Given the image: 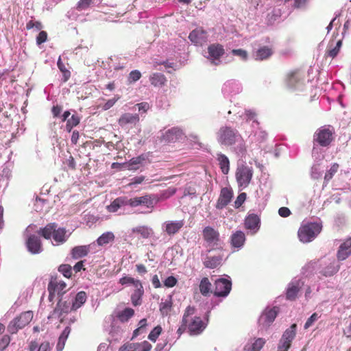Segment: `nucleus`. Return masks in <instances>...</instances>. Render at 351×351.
<instances>
[{
  "mask_svg": "<svg viewBox=\"0 0 351 351\" xmlns=\"http://www.w3.org/2000/svg\"><path fill=\"white\" fill-rule=\"evenodd\" d=\"M242 137L239 132L229 126H222L217 132V141L219 143L225 146H230L235 144Z\"/></svg>",
  "mask_w": 351,
  "mask_h": 351,
  "instance_id": "nucleus-1",
  "label": "nucleus"
},
{
  "mask_svg": "<svg viewBox=\"0 0 351 351\" xmlns=\"http://www.w3.org/2000/svg\"><path fill=\"white\" fill-rule=\"evenodd\" d=\"M322 228L318 223H307L302 225L298 231L300 241L302 243L311 242L319 234Z\"/></svg>",
  "mask_w": 351,
  "mask_h": 351,
  "instance_id": "nucleus-2",
  "label": "nucleus"
},
{
  "mask_svg": "<svg viewBox=\"0 0 351 351\" xmlns=\"http://www.w3.org/2000/svg\"><path fill=\"white\" fill-rule=\"evenodd\" d=\"M32 319V311H28L23 312L9 323L8 331L12 335L16 334L19 330L28 325Z\"/></svg>",
  "mask_w": 351,
  "mask_h": 351,
  "instance_id": "nucleus-3",
  "label": "nucleus"
},
{
  "mask_svg": "<svg viewBox=\"0 0 351 351\" xmlns=\"http://www.w3.org/2000/svg\"><path fill=\"white\" fill-rule=\"evenodd\" d=\"M335 130L330 126H323L317 130L314 134V142L322 147H328L334 140Z\"/></svg>",
  "mask_w": 351,
  "mask_h": 351,
  "instance_id": "nucleus-4",
  "label": "nucleus"
},
{
  "mask_svg": "<svg viewBox=\"0 0 351 351\" xmlns=\"http://www.w3.org/2000/svg\"><path fill=\"white\" fill-rule=\"evenodd\" d=\"M66 287V282L60 280L58 276H51L47 287L49 300L53 301L56 293L61 296L63 295L67 291Z\"/></svg>",
  "mask_w": 351,
  "mask_h": 351,
  "instance_id": "nucleus-5",
  "label": "nucleus"
},
{
  "mask_svg": "<svg viewBox=\"0 0 351 351\" xmlns=\"http://www.w3.org/2000/svg\"><path fill=\"white\" fill-rule=\"evenodd\" d=\"M235 176L239 186L246 188L252 178V168L243 165L239 166Z\"/></svg>",
  "mask_w": 351,
  "mask_h": 351,
  "instance_id": "nucleus-6",
  "label": "nucleus"
},
{
  "mask_svg": "<svg viewBox=\"0 0 351 351\" xmlns=\"http://www.w3.org/2000/svg\"><path fill=\"white\" fill-rule=\"evenodd\" d=\"M296 328L297 325L293 324L290 326L289 328L285 331L280 340L277 351H288L291 347L292 341L295 337Z\"/></svg>",
  "mask_w": 351,
  "mask_h": 351,
  "instance_id": "nucleus-7",
  "label": "nucleus"
},
{
  "mask_svg": "<svg viewBox=\"0 0 351 351\" xmlns=\"http://www.w3.org/2000/svg\"><path fill=\"white\" fill-rule=\"evenodd\" d=\"M208 56L206 57L214 65L219 64L221 58L225 53L223 46L219 43L210 45L208 48Z\"/></svg>",
  "mask_w": 351,
  "mask_h": 351,
  "instance_id": "nucleus-8",
  "label": "nucleus"
},
{
  "mask_svg": "<svg viewBox=\"0 0 351 351\" xmlns=\"http://www.w3.org/2000/svg\"><path fill=\"white\" fill-rule=\"evenodd\" d=\"M129 206L134 208L144 205L148 208L153 209L154 204L158 201L154 195L147 194L141 197L128 198Z\"/></svg>",
  "mask_w": 351,
  "mask_h": 351,
  "instance_id": "nucleus-9",
  "label": "nucleus"
},
{
  "mask_svg": "<svg viewBox=\"0 0 351 351\" xmlns=\"http://www.w3.org/2000/svg\"><path fill=\"white\" fill-rule=\"evenodd\" d=\"M232 289V282L226 278H219L215 282L213 293L217 297H226Z\"/></svg>",
  "mask_w": 351,
  "mask_h": 351,
  "instance_id": "nucleus-10",
  "label": "nucleus"
},
{
  "mask_svg": "<svg viewBox=\"0 0 351 351\" xmlns=\"http://www.w3.org/2000/svg\"><path fill=\"white\" fill-rule=\"evenodd\" d=\"M208 32L199 27L193 29L189 35L190 41L196 46H202L208 41Z\"/></svg>",
  "mask_w": 351,
  "mask_h": 351,
  "instance_id": "nucleus-11",
  "label": "nucleus"
},
{
  "mask_svg": "<svg viewBox=\"0 0 351 351\" xmlns=\"http://www.w3.org/2000/svg\"><path fill=\"white\" fill-rule=\"evenodd\" d=\"M204 240L208 245L215 247L217 246L220 241L219 233L210 226H206L202 231Z\"/></svg>",
  "mask_w": 351,
  "mask_h": 351,
  "instance_id": "nucleus-12",
  "label": "nucleus"
},
{
  "mask_svg": "<svg viewBox=\"0 0 351 351\" xmlns=\"http://www.w3.org/2000/svg\"><path fill=\"white\" fill-rule=\"evenodd\" d=\"M187 327L191 335H197L205 329L206 326L200 317L192 315L187 322Z\"/></svg>",
  "mask_w": 351,
  "mask_h": 351,
  "instance_id": "nucleus-13",
  "label": "nucleus"
},
{
  "mask_svg": "<svg viewBox=\"0 0 351 351\" xmlns=\"http://www.w3.org/2000/svg\"><path fill=\"white\" fill-rule=\"evenodd\" d=\"M278 313V308L274 307L270 309H267L261 315L258 323L263 327H267L274 321Z\"/></svg>",
  "mask_w": 351,
  "mask_h": 351,
  "instance_id": "nucleus-14",
  "label": "nucleus"
},
{
  "mask_svg": "<svg viewBox=\"0 0 351 351\" xmlns=\"http://www.w3.org/2000/svg\"><path fill=\"white\" fill-rule=\"evenodd\" d=\"M26 246L32 254H39L43 251L40 239L34 234H31L26 241Z\"/></svg>",
  "mask_w": 351,
  "mask_h": 351,
  "instance_id": "nucleus-15",
  "label": "nucleus"
},
{
  "mask_svg": "<svg viewBox=\"0 0 351 351\" xmlns=\"http://www.w3.org/2000/svg\"><path fill=\"white\" fill-rule=\"evenodd\" d=\"M351 256V237L347 238L339 247L337 258L342 261Z\"/></svg>",
  "mask_w": 351,
  "mask_h": 351,
  "instance_id": "nucleus-16",
  "label": "nucleus"
},
{
  "mask_svg": "<svg viewBox=\"0 0 351 351\" xmlns=\"http://www.w3.org/2000/svg\"><path fill=\"white\" fill-rule=\"evenodd\" d=\"M196 308L194 306H188L183 314L182 319V323L181 326L178 328L177 330V333L178 334V337H180L186 329H188L187 327V322L189 321V318L194 315L195 313Z\"/></svg>",
  "mask_w": 351,
  "mask_h": 351,
  "instance_id": "nucleus-17",
  "label": "nucleus"
},
{
  "mask_svg": "<svg viewBox=\"0 0 351 351\" xmlns=\"http://www.w3.org/2000/svg\"><path fill=\"white\" fill-rule=\"evenodd\" d=\"M232 191L228 188H223L221 190L219 197L217 202V208L222 209L226 207L232 198Z\"/></svg>",
  "mask_w": 351,
  "mask_h": 351,
  "instance_id": "nucleus-18",
  "label": "nucleus"
},
{
  "mask_svg": "<svg viewBox=\"0 0 351 351\" xmlns=\"http://www.w3.org/2000/svg\"><path fill=\"white\" fill-rule=\"evenodd\" d=\"M244 226L247 230H251L252 234L256 233L260 228L258 216L255 214H250L247 216L244 221Z\"/></svg>",
  "mask_w": 351,
  "mask_h": 351,
  "instance_id": "nucleus-19",
  "label": "nucleus"
},
{
  "mask_svg": "<svg viewBox=\"0 0 351 351\" xmlns=\"http://www.w3.org/2000/svg\"><path fill=\"white\" fill-rule=\"evenodd\" d=\"M165 231L169 235H174L178 233L184 225L183 220L168 221L165 223Z\"/></svg>",
  "mask_w": 351,
  "mask_h": 351,
  "instance_id": "nucleus-20",
  "label": "nucleus"
},
{
  "mask_svg": "<svg viewBox=\"0 0 351 351\" xmlns=\"http://www.w3.org/2000/svg\"><path fill=\"white\" fill-rule=\"evenodd\" d=\"M223 260V254H219L216 256H207L203 261L205 267L209 269H215L222 264Z\"/></svg>",
  "mask_w": 351,
  "mask_h": 351,
  "instance_id": "nucleus-21",
  "label": "nucleus"
},
{
  "mask_svg": "<svg viewBox=\"0 0 351 351\" xmlns=\"http://www.w3.org/2000/svg\"><path fill=\"white\" fill-rule=\"evenodd\" d=\"M139 120L140 118L138 114L124 113L119 117L118 123L123 128L128 124L136 125L139 122Z\"/></svg>",
  "mask_w": 351,
  "mask_h": 351,
  "instance_id": "nucleus-22",
  "label": "nucleus"
},
{
  "mask_svg": "<svg viewBox=\"0 0 351 351\" xmlns=\"http://www.w3.org/2000/svg\"><path fill=\"white\" fill-rule=\"evenodd\" d=\"M125 206H129L128 197L121 196L114 199L110 205L107 206V210L108 212L115 213L120 208Z\"/></svg>",
  "mask_w": 351,
  "mask_h": 351,
  "instance_id": "nucleus-23",
  "label": "nucleus"
},
{
  "mask_svg": "<svg viewBox=\"0 0 351 351\" xmlns=\"http://www.w3.org/2000/svg\"><path fill=\"white\" fill-rule=\"evenodd\" d=\"M301 289L300 282L295 280L289 284L287 292L286 298L288 300H295L297 298L298 293Z\"/></svg>",
  "mask_w": 351,
  "mask_h": 351,
  "instance_id": "nucleus-24",
  "label": "nucleus"
},
{
  "mask_svg": "<svg viewBox=\"0 0 351 351\" xmlns=\"http://www.w3.org/2000/svg\"><path fill=\"white\" fill-rule=\"evenodd\" d=\"M303 80L304 77L301 73L299 71H294L288 73L286 78V83L289 87L293 88Z\"/></svg>",
  "mask_w": 351,
  "mask_h": 351,
  "instance_id": "nucleus-25",
  "label": "nucleus"
},
{
  "mask_svg": "<svg viewBox=\"0 0 351 351\" xmlns=\"http://www.w3.org/2000/svg\"><path fill=\"white\" fill-rule=\"evenodd\" d=\"M144 294V289L142 283L135 287V290L131 295V302L133 306H137L142 304V297Z\"/></svg>",
  "mask_w": 351,
  "mask_h": 351,
  "instance_id": "nucleus-26",
  "label": "nucleus"
},
{
  "mask_svg": "<svg viewBox=\"0 0 351 351\" xmlns=\"http://www.w3.org/2000/svg\"><path fill=\"white\" fill-rule=\"evenodd\" d=\"M245 241V234L241 231L237 230L234 233H233L230 238L231 245L234 247L239 248L243 245Z\"/></svg>",
  "mask_w": 351,
  "mask_h": 351,
  "instance_id": "nucleus-27",
  "label": "nucleus"
},
{
  "mask_svg": "<svg viewBox=\"0 0 351 351\" xmlns=\"http://www.w3.org/2000/svg\"><path fill=\"white\" fill-rule=\"evenodd\" d=\"M90 251V245H80L73 247L71 250V256L74 259H78L86 256Z\"/></svg>",
  "mask_w": 351,
  "mask_h": 351,
  "instance_id": "nucleus-28",
  "label": "nucleus"
},
{
  "mask_svg": "<svg viewBox=\"0 0 351 351\" xmlns=\"http://www.w3.org/2000/svg\"><path fill=\"white\" fill-rule=\"evenodd\" d=\"M69 303L67 302H62L61 300L58 302L56 307L54 308L53 315H57L58 317H61L64 313H68L71 310Z\"/></svg>",
  "mask_w": 351,
  "mask_h": 351,
  "instance_id": "nucleus-29",
  "label": "nucleus"
},
{
  "mask_svg": "<svg viewBox=\"0 0 351 351\" xmlns=\"http://www.w3.org/2000/svg\"><path fill=\"white\" fill-rule=\"evenodd\" d=\"M273 49L268 46L260 47L256 52L255 59L256 60H264L268 59L273 54Z\"/></svg>",
  "mask_w": 351,
  "mask_h": 351,
  "instance_id": "nucleus-30",
  "label": "nucleus"
},
{
  "mask_svg": "<svg viewBox=\"0 0 351 351\" xmlns=\"http://www.w3.org/2000/svg\"><path fill=\"white\" fill-rule=\"evenodd\" d=\"M86 300H87V295L85 291H82L78 292L76 294L75 300L72 303L71 310L76 311L86 302Z\"/></svg>",
  "mask_w": 351,
  "mask_h": 351,
  "instance_id": "nucleus-31",
  "label": "nucleus"
},
{
  "mask_svg": "<svg viewBox=\"0 0 351 351\" xmlns=\"http://www.w3.org/2000/svg\"><path fill=\"white\" fill-rule=\"evenodd\" d=\"M57 226L56 223H49L43 228H40L38 234L46 239H50L53 237V232Z\"/></svg>",
  "mask_w": 351,
  "mask_h": 351,
  "instance_id": "nucleus-32",
  "label": "nucleus"
},
{
  "mask_svg": "<svg viewBox=\"0 0 351 351\" xmlns=\"http://www.w3.org/2000/svg\"><path fill=\"white\" fill-rule=\"evenodd\" d=\"M149 81L151 84L154 86H162L166 84L167 80L163 74L154 73L150 75Z\"/></svg>",
  "mask_w": 351,
  "mask_h": 351,
  "instance_id": "nucleus-33",
  "label": "nucleus"
},
{
  "mask_svg": "<svg viewBox=\"0 0 351 351\" xmlns=\"http://www.w3.org/2000/svg\"><path fill=\"white\" fill-rule=\"evenodd\" d=\"M103 0H80L76 5L79 11L86 10L89 7L97 6L101 3Z\"/></svg>",
  "mask_w": 351,
  "mask_h": 351,
  "instance_id": "nucleus-34",
  "label": "nucleus"
},
{
  "mask_svg": "<svg viewBox=\"0 0 351 351\" xmlns=\"http://www.w3.org/2000/svg\"><path fill=\"white\" fill-rule=\"evenodd\" d=\"M217 160L219 167L223 174H228L230 170V161L228 158L223 154H217Z\"/></svg>",
  "mask_w": 351,
  "mask_h": 351,
  "instance_id": "nucleus-35",
  "label": "nucleus"
},
{
  "mask_svg": "<svg viewBox=\"0 0 351 351\" xmlns=\"http://www.w3.org/2000/svg\"><path fill=\"white\" fill-rule=\"evenodd\" d=\"M66 233L64 228H56L53 234V239L58 244H62L67 240Z\"/></svg>",
  "mask_w": 351,
  "mask_h": 351,
  "instance_id": "nucleus-36",
  "label": "nucleus"
},
{
  "mask_svg": "<svg viewBox=\"0 0 351 351\" xmlns=\"http://www.w3.org/2000/svg\"><path fill=\"white\" fill-rule=\"evenodd\" d=\"M134 315V311L132 308H125L117 313V317L121 322H128Z\"/></svg>",
  "mask_w": 351,
  "mask_h": 351,
  "instance_id": "nucleus-37",
  "label": "nucleus"
},
{
  "mask_svg": "<svg viewBox=\"0 0 351 351\" xmlns=\"http://www.w3.org/2000/svg\"><path fill=\"white\" fill-rule=\"evenodd\" d=\"M265 343V340L263 338H258L254 340L252 344L245 346V351H260Z\"/></svg>",
  "mask_w": 351,
  "mask_h": 351,
  "instance_id": "nucleus-38",
  "label": "nucleus"
},
{
  "mask_svg": "<svg viewBox=\"0 0 351 351\" xmlns=\"http://www.w3.org/2000/svg\"><path fill=\"white\" fill-rule=\"evenodd\" d=\"M114 240V235L111 232H106L102 234L97 239V243L99 245L103 246Z\"/></svg>",
  "mask_w": 351,
  "mask_h": 351,
  "instance_id": "nucleus-39",
  "label": "nucleus"
},
{
  "mask_svg": "<svg viewBox=\"0 0 351 351\" xmlns=\"http://www.w3.org/2000/svg\"><path fill=\"white\" fill-rule=\"evenodd\" d=\"M133 233L141 234L143 239H148L152 234V230L147 226H138L132 229Z\"/></svg>",
  "mask_w": 351,
  "mask_h": 351,
  "instance_id": "nucleus-40",
  "label": "nucleus"
},
{
  "mask_svg": "<svg viewBox=\"0 0 351 351\" xmlns=\"http://www.w3.org/2000/svg\"><path fill=\"white\" fill-rule=\"evenodd\" d=\"M339 267L335 263H330L324 267L320 272L326 277L332 276L339 271Z\"/></svg>",
  "mask_w": 351,
  "mask_h": 351,
  "instance_id": "nucleus-41",
  "label": "nucleus"
},
{
  "mask_svg": "<svg viewBox=\"0 0 351 351\" xmlns=\"http://www.w3.org/2000/svg\"><path fill=\"white\" fill-rule=\"evenodd\" d=\"M211 283L208 278L204 277L201 280L199 291L203 295H207L210 292Z\"/></svg>",
  "mask_w": 351,
  "mask_h": 351,
  "instance_id": "nucleus-42",
  "label": "nucleus"
},
{
  "mask_svg": "<svg viewBox=\"0 0 351 351\" xmlns=\"http://www.w3.org/2000/svg\"><path fill=\"white\" fill-rule=\"evenodd\" d=\"M339 165L337 163H333L330 169L326 171L324 176V182L328 183L338 171Z\"/></svg>",
  "mask_w": 351,
  "mask_h": 351,
  "instance_id": "nucleus-43",
  "label": "nucleus"
},
{
  "mask_svg": "<svg viewBox=\"0 0 351 351\" xmlns=\"http://www.w3.org/2000/svg\"><path fill=\"white\" fill-rule=\"evenodd\" d=\"M80 122V117L76 114H73L70 119L67 120L66 128L68 132H71V130L77 126Z\"/></svg>",
  "mask_w": 351,
  "mask_h": 351,
  "instance_id": "nucleus-44",
  "label": "nucleus"
},
{
  "mask_svg": "<svg viewBox=\"0 0 351 351\" xmlns=\"http://www.w3.org/2000/svg\"><path fill=\"white\" fill-rule=\"evenodd\" d=\"M119 283L121 284V285L131 284L135 287L136 286H138V285L141 284V282L140 280L135 279L130 276H124L119 279Z\"/></svg>",
  "mask_w": 351,
  "mask_h": 351,
  "instance_id": "nucleus-45",
  "label": "nucleus"
},
{
  "mask_svg": "<svg viewBox=\"0 0 351 351\" xmlns=\"http://www.w3.org/2000/svg\"><path fill=\"white\" fill-rule=\"evenodd\" d=\"M58 271L65 278H70L72 276V267L68 264H62L58 267Z\"/></svg>",
  "mask_w": 351,
  "mask_h": 351,
  "instance_id": "nucleus-46",
  "label": "nucleus"
},
{
  "mask_svg": "<svg viewBox=\"0 0 351 351\" xmlns=\"http://www.w3.org/2000/svg\"><path fill=\"white\" fill-rule=\"evenodd\" d=\"M172 306V302L171 300H167L164 302H161L160 304V311L162 315H167L170 312Z\"/></svg>",
  "mask_w": 351,
  "mask_h": 351,
  "instance_id": "nucleus-47",
  "label": "nucleus"
},
{
  "mask_svg": "<svg viewBox=\"0 0 351 351\" xmlns=\"http://www.w3.org/2000/svg\"><path fill=\"white\" fill-rule=\"evenodd\" d=\"M162 330V329L160 326H156L149 334L148 339L150 341L155 342L158 336L161 334Z\"/></svg>",
  "mask_w": 351,
  "mask_h": 351,
  "instance_id": "nucleus-48",
  "label": "nucleus"
},
{
  "mask_svg": "<svg viewBox=\"0 0 351 351\" xmlns=\"http://www.w3.org/2000/svg\"><path fill=\"white\" fill-rule=\"evenodd\" d=\"M141 77V73L138 70L132 71L128 75V81L129 84L136 82Z\"/></svg>",
  "mask_w": 351,
  "mask_h": 351,
  "instance_id": "nucleus-49",
  "label": "nucleus"
},
{
  "mask_svg": "<svg viewBox=\"0 0 351 351\" xmlns=\"http://www.w3.org/2000/svg\"><path fill=\"white\" fill-rule=\"evenodd\" d=\"M146 159H147V156L145 154H141L137 157H134V158H132V159H130L129 161V165L133 166V165H136L142 164L143 162L146 160Z\"/></svg>",
  "mask_w": 351,
  "mask_h": 351,
  "instance_id": "nucleus-50",
  "label": "nucleus"
},
{
  "mask_svg": "<svg viewBox=\"0 0 351 351\" xmlns=\"http://www.w3.org/2000/svg\"><path fill=\"white\" fill-rule=\"evenodd\" d=\"M11 338L8 335H3L0 339V351H3L8 346Z\"/></svg>",
  "mask_w": 351,
  "mask_h": 351,
  "instance_id": "nucleus-51",
  "label": "nucleus"
},
{
  "mask_svg": "<svg viewBox=\"0 0 351 351\" xmlns=\"http://www.w3.org/2000/svg\"><path fill=\"white\" fill-rule=\"evenodd\" d=\"M120 99V96L117 95L112 99H108L102 106L103 110H107L112 107L115 103Z\"/></svg>",
  "mask_w": 351,
  "mask_h": 351,
  "instance_id": "nucleus-52",
  "label": "nucleus"
},
{
  "mask_svg": "<svg viewBox=\"0 0 351 351\" xmlns=\"http://www.w3.org/2000/svg\"><path fill=\"white\" fill-rule=\"evenodd\" d=\"M231 53L234 56H239L243 60H247L248 58L247 52L242 49H232Z\"/></svg>",
  "mask_w": 351,
  "mask_h": 351,
  "instance_id": "nucleus-53",
  "label": "nucleus"
},
{
  "mask_svg": "<svg viewBox=\"0 0 351 351\" xmlns=\"http://www.w3.org/2000/svg\"><path fill=\"white\" fill-rule=\"evenodd\" d=\"M138 346L134 343H126L121 346L119 351H136Z\"/></svg>",
  "mask_w": 351,
  "mask_h": 351,
  "instance_id": "nucleus-54",
  "label": "nucleus"
},
{
  "mask_svg": "<svg viewBox=\"0 0 351 351\" xmlns=\"http://www.w3.org/2000/svg\"><path fill=\"white\" fill-rule=\"evenodd\" d=\"M138 346L136 351H151L152 346L147 341H144L141 343H135Z\"/></svg>",
  "mask_w": 351,
  "mask_h": 351,
  "instance_id": "nucleus-55",
  "label": "nucleus"
},
{
  "mask_svg": "<svg viewBox=\"0 0 351 351\" xmlns=\"http://www.w3.org/2000/svg\"><path fill=\"white\" fill-rule=\"evenodd\" d=\"M247 195L245 193H240L237 197V199L234 202V207L238 208H239L245 201Z\"/></svg>",
  "mask_w": 351,
  "mask_h": 351,
  "instance_id": "nucleus-56",
  "label": "nucleus"
},
{
  "mask_svg": "<svg viewBox=\"0 0 351 351\" xmlns=\"http://www.w3.org/2000/svg\"><path fill=\"white\" fill-rule=\"evenodd\" d=\"M35 27L38 30H40L43 28V25L39 21H34L32 20L28 21L26 24L27 29H31Z\"/></svg>",
  "mask_w": 351,
  "mask_h": 351,
  "instance_id": "nucleus-57",
  "label": "nucleus"
},
{
  "mask_svg": "<svg viewBox=\"0 0 351 351\" xmlns=\"http://www.w3.org/2000/svg\"><path fill=\"white\" fill-rule=\"evenodd\" d=\"M319 316L317 313H314L311 315V316L307 319L304 324V328L307 329L311 327L313 323L318 319Z\"/></svg>",
  "mask_w": 351,
  "mask_h": 351,
  "instance_id": "nucleus-58",
  "label": "nucleus"
},
{
  "mask_svg": "<svg viewBox=\"0 0 351 351\" xmlns=\"http://www.w3.org/2000/svg\"><path fill=\"white\" fill-rule=\"evenodd\" d=\"M47 33L45 31H40L36 37V44L40 45L47 40Z\"/></svg>",
  "mask_w": 351,
  "mask_h": 351,
  "instance_id": "nucleus-59",
  "label": "nucleus"
},
{
  "mask_svg": "<svg viewBox=\"0 0 351 351\" xmlns=\"http://www.w3.org/2000/svg\"><path fill=\"white\" fill-rule=\"evenodd\" d=\"M177 282H178L177 279L174 276H171L167 277L165 279V280L164 282V285L167 287H173L176 285Z\"/></svg>",
  "mask_w": 351,
  "mask_h": 351,
  "instance_id": "nucleus-60",
  "label": "nucleus"
},
{
  "mask_svg": "<svg viewBox=\"0 0 351 351\" xmlns=\"http://www.w3.org/2000/svg\"><path fill=\"white\" fill-rule=\"evenodd\" d=\"M291 213V210L287 207H281L278 210V214L282 217H287Z\"/></svg>",
  "mask_w": 351,
  "mask_h": 351,
  "instance_id": "nucleus-61",
  "label": "nucleus"
},
{
  "mask_svg": "<svg viewBox=\"0 0 351 351\" xmlns=\"http://www.w3.org/2000/svg\"><path fill=\"white\" fill-rule=\"evenodd\" d=\"M245 114L247 118V121L253 120L254 122L256 123L258 125L259 124L258 121L255 119L256 113L250 110H245Z\"/></svg>",
  "mask_w": 351,
  "mask_h": 351,
  "instance_id": "nucleus-62",
  "label": "nucleus"
},
{
  "mask_svg": "<svg viewBox=\"0 0 351 351\" xmlns=\"http://www.w3.org/2000/svg\"><path fill=\"white\" fill-rule=\"evenodd\" d=\"M139 112H146L149 108V104L147 102H141L136 104Z\"/></svg>",
  "mask_w": 351,
  "mask_h": 351,
  "instance_id": "nucleus-63",
  "label": "nucleus"
},
{
  "mask_svg": "<svg viewBox=\"0 0 351 351\" xmlns=\"http://www.w3.org/2000/svg\"><path fill=\"white\" fill-rule=\"evenodd\" d=\"M50 350V345L49 342H43L42 343L38 349V351H49Z\"/></svg>",
  "mask_w": 351,
  "mask_h": 351,
  "instance_id": "nucleus-64",
  "label": "nucleus"
}]
</instances>
